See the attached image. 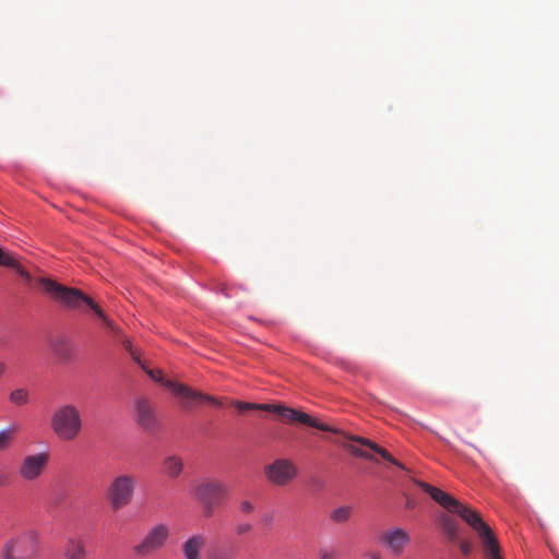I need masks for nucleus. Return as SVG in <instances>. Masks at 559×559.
Returning <instances> with one entry per match:
<instances>
[{
    "label": "nucleus",
    "mask_w": 559,
    "mask_h": 559,
    "mask_svg": "<svg viewBox=\"0 0 559 559\" xmlns=\"http://www.w3.org/2000/svg\"><path fill=\"white\" fill-rule=\"evenodd\" d=\"M416 485L448 512L457 514L464 520L477 534L480 539L485 557L487 559H502L500 546L493 536L491 528L483 521L480 514L461 503L453 496L447 493L440 488L433 487L428 483L416 480Z\"/></svg>",
    "instance_id": "1"
},
{
    "label": "nucleus",
    "mask_w": 559,
    "mask_h": 559,
    "mask_svg": "<svg viewBox=\"0 0 559 559\" xmlns=\"http://www.w3.org/2000/svg\"><path fill=\"white\" fill-rule=\"evenodd\" d=\"M37 283L41 289L55 301L71 309L88 307L102 320L104 325L114 333H118L116 324L103 312L90 297L76 288H70L48 277H39Z\"/></svg>",
    "instance_id": "2"
},
{
    "label": "nucleus",
    "mask_w": 559,
    "mask_h": 559,
    "mask_svg": "<svg viewBox=\"0 0 559 559\" xmlns=\"http://www.w3.org/2000/svg\"><path fill=\"white\" fill-rule=\"evenodd\" d=\"M267 412L278 414L282 418L286 419L288 423H300V424L317 428L321 431L342 433V431L340 429L333 428L326 424H321L317 419L312 418L310 415H308L304 412L290 408V407L270 404V408L267 409ZM343 436L350 441H354L361 445L368 447L370 450L380 454L385 461L399 466L400 468H404V465L401 464L399 461H396L385 449L379 447L377 443L372 442L371 440L364 438V437L348 435V433H344V432H343Z\"/></svg>",
    "instance_id": "3"
},
{
    "label": "nucleus",
    "mask_w": 559,
    "mask_h": 559,
    "mask_svg": "<svg viewBox=\"0 0 559 559\" xmlns=\"http://www.w3.org/2000/svg\"><path fill=\"white\" fill-rule=\"evenodd\" d=\"M193 498L202 506L205 518L213 516L215 509L221 507L228 493L227 486L217 478H201L195 480L190 488Z\"/></svg>",
    "instance_id": "4"
},
{
    "label": "nucleus",
    "mask_w": 559,
    "mask_h": 559,
    "mask_svg": "<svg viewBox=\"0 0 559 559\" xmlns=\"http://www.w3.org/2000/svg\"><path fill=\"white\" fill-rule=\"evenodd\" d=\"M83 420L80 409L73 404L58 406L50 418V428L62 441L75 440L82 431Z\"/></svg>",
    "instance_id": "5"
},
{
    "label": "nucleus",
    "mask_w": 559,
    "mask_h": 559,
    "mask_svg": "<svg viewBox=\"0 0 559 559\" xmlns=\"http://www.w3.org/2000/svg\"><path fill=\"white\" fill-rule=\"evenodd\" d=\"M136 486L138 479L131 473H121L114 476L105 492L109 507L114 511L128 507L134 498Z\"/></svg>",
    "instance_id": "6"
},
{
    "label": "nucleus",
    "mask_w": 559,
    "mask_h": 559,
    "mask_svg": "<svg viewBox=\"0 0 559 559\" xmlns=\"http://www.w3.org/2000/svg\"><path fill=\"white\" fill-rule=\"evenodd\" d=\"M39 538L35 531L28 530L12 535L1 547V559H37Z\"/></svg>",
    "instance_id": "7"
},
{
    "label": "nucleus",
    "mask_w": 559,
    "mask_h": 559,
    "mask_svg": "<svg viewBox=\"0 0 559 559\" xmlns=\"http://www.w3.org/2000/svg\"><path fill=\"white\" fill-rule=\"evenodd\" d=\"M170 536V528L166 523H158L147 530L143 538L132 547L136 557H148L163 549Z\"/></svg>",
    "instance_id": "8"
},
{
    "label": "nucleus",
    "mask_w": 559,
    "mask_h": 559,
    "mask_svg": "<svg viewBox=\"0 0 559 559\" xmlns=\"http://www.w3.org/2000/svg\"><path fill=\"white\" fill-rule=\"evenodd\" d=\"M165 386L169 389L176 396L180 399L181 405L185 408H193L194 406L203 403H210L214 406H221L222 403L214 396L195 391L188 385L177 383L174 381H166Z\"/></svg>",
    "instance_id": "9"
},
{
    "label": "nucleus",
    "mask_w": 559,
    "mask_h": 559,
    "mask_svg": "<svg viewBox=\"0 0 559 559\" xmlns=\"http://www.w3.org/2000/svg\"><path fill=\"white\" fill-rule=\"evenodd\" d=\"M49 460V452L25 455L17 468L19 476L25 481L37 480L47 469Z\"/></svg>",
    "instance_id": "10"
},
{
    "label": "nucleus",
    "mask_w": 559,
    "mask_h": 559,
    "mask_svg": "<svg viewBox=\"0 0 559 559\" xmlns=\"http://www.w3.org/2000/svg\"><path fill=\"white\" fill-rule=\"evenodd\" d=\"M266 478L274 485L285 486L297 476V466L287 459H277L264 467Z\"/></svg>",
    "instance_id": "11"
},
{
    "label": "nucleus",
    "mask_w": 559,
    "mask_h": 559,
    "mask_svg": "<svg viewBox=\"0 0 559 559\" xmlns=\"http://www.w3.org/2000/svg\"><path fill=\"white\" fill-rule=\"evenodd\" d=\"M381 542L395 555H401L411 542L409 534L399 527L390 528L381 535Z\"/></svg>",
    "instance_id": "12"
},
{
    "label": "nucleus",
    "mask_w": 559,
    "mask_h": 559,
    "mask_svg": "<svg viewBox=\"0 0 559 559\" xmlns=\"http://www.w3.org/2000/svg\"><path fill=\"white\" fill-rule=\"evenodd\" d=\"M206 545V537L202 534L190 536L182 544V554L185 559H200V554Z\"/></svg>",
    "instance_id": "13"
},
{
    "label": "nucleus",
    "mask_w": 559,
    "mask_h": 559,
    "mask_svg": "<svg viewBox=\"0 0 559 559\" xmlns=\"http://www.w3.org/2000/svg\"><path fill=\"white\" fill-rule=\"evenodd\" d=\"M0 265L13 269L26 282L32 281L31 274L19 262L17 258L0 248Z\"/></svg>",
    "instance_id": "14"
},
{
    "label": "nucleus",
    "mask_w": 559,
    "mask_h": 559,
    "mask_svg": "<svg viewBox=\"0 0 559 559\" xmlns=\"http://www.w3.org/2000/svg\"><path fill=\"white\" fill-rule=\"evenodd\" d=\"M136 417L139 424L144 428H151L154 425V412L146 400H140L136 403Z\"/></svg>",
    "instance_id": "15"
},
{
    "label": "nucleus",
    "mask_w": 559,
    "mask_h": 559,
    "mask_svg": "<svg viewBox=\"0 0 559 559\" xmlns=\"http://www.w3.org/2000/svg\"><path fill=\"white\" fill-rule=\"evenodd\" d=\"M85 544L80 538H69L64 549L66 559H86Z\"/></svg>",
    "instance_id": "16"
},
{
    "label": "nucleus",
    "mask_w": 559,
    "mask_h": 559,
    "mask_svg": "<svg viewBox=\"0 0 559 559\" xmlns=\"http://www.w3.org/2000/svg\"><path fill=\"white\" fill-rule=\"evenodd\" d=\"M163 473L169 478H177L183 471V461L177 455H168L163 460Z\"/></svg>",
    "instance_id": "17"
},
{
    "label": "nucleus",
    "mask_w": 559,
    "mask_h": 559,
    "mask_svg": "<svg viewBox=\"0 0 559 559\" xmlns=\"http://www.w3.org/2000/svg\"><path fill=\"white\" fill-rule=\"evenodd\" d=\"M353 514V509L349 506H342L338 508H335L330 513V519L332 522L336 524H343L346 523Z\"/></svg>",
    "instance_id": "18"
},
{
    "label": "nucleus",
    "mask_w": 559,
    "mask_h": 559,
    "mask_svg": "<svg viewBox=\"0 0 559 559\" xmlns=\"http://www.w3.org/2000/svg\"><path fill=\"white\" fill-rule=\"evenodd\" d=\"M441 525H442V528H443L444 533L448 536V539L451 540V542H455L457 539V524H456V522L453 519L449 518V516H443L441 519Z\"/></svg>",
    "instance_id": "19"
},
{
    "label": "nucleus",
    "mask_w": 559,
    "mask_h": 559,
    "mask_svg": "<svg viewBox=\"0 0 559 559\" xmlns=\"http://www.w3.org/2000/svg\"><path fill=\"white\" fill-rule=\"evenodd\" d=\"M9 400L16 406H23L28 403V391L24 388L15 389L10 393Z\"/></svg>",
    "instance_id": "20"
},
{
    "label": "nucleus",
    "mask_w": 559,
    "mask_h": 559,
    "mask_svg": "<svg viewBox=\"0 0 559 559\" xmlns=\"http://www.w3.org/2000/svg\"><path fill=\"white\" fill-rule=\"evenodd\" d=\"M52 348H53V352L56 353V355L58 357H60L61 359H69L70 356H71V352H70V348H69V345L67 343V341L64 340H57L52 343Z\"/></svg>",
    "instance_id": "21"
},
{
    "label": "nucleus",
    "mask_w": 559,
    "mask_h": 559,
    "mask_svg": "<svg viewBox=\"0 0 559 559\" xmlns=\"http://www.w3.org/2000/svg\"><path fill=\"white\" fill-rule=\"evenodd\" d=\"M234 406L243 412V411H251V409H259V411H265L270 408V404H255V403H248V402H240L237 401L234 403Z\"/></svg>",
    "instance_id": "22"
},
{
    "label": "nucleus",
    "mask_w": 559,
    "mask_h": 559,
    "mask_svg": "<svg viewBox=\"0 0 559 559\" xmlns=\"http://www.w3.org/2000/svg\"><path fill=\"white\" fill-rule=\"evenodd\" d=\"M13 440V430H0V451L7 450Z\"/></svg>",
    "instance_id": "23"
},
{
    "label": "nucleus",
    "mask_w": 559,
    "mask_h": 559,
    "mask_svg": "<svg viewBox=\"0 0 559 559\" xmlns=\"http://www.w3.org/2000/svg\"><path fill=\"white\" fill-rule=\"evenodd\" d=\"M67 500V491L64 489H56L50 498V502L53 507L62 506Z\"/></svg>",
    "instance_id": "24"
},
{
    "label": "nucleus",
    "mask_w": 559,
    "mask_h": 559,
    "mask_svg": "<svg viewBox=\"0 0 559 559\" xmlns=\"http://www.w3.org/2000/svg\"><path fill=\"white\" fill-rule=\"evenodd\" d=\"M142 368L145 370V372L156 382H159L165 386V382L168 381L164 378L163 371L159 369H146L144 366Z\"/></svg>",
    "instance_id": "25"
},
{
    "label": "nucleus",
    "mask_w": 559,
    "mask_h": 559,
    "mask_svg": "<svg viewBox=\"0 0 559 559\" xmlns=\"http://www.w3.org/2000/svg\"><path fill=\"white\" fill-rule=\"evenodd\" d=\"M319 559H336V551L330 547H321L318 550Z\"/></svg>",
    "instance_id": "26"
},
{
    "label": "nucleus",
    "mask_w": 559,
    "mask_h": 559,
    "mask_svg": "<svg viewBox=\"0 0 559 559\" xmlns=\"http://www.w3.org/2000/svg\"><path fill=\"white\" fill-rule=\"evenodd\" d=\"M252 524L249 522H240L236 525L235 532L238 536L245 535L252 530Z\"/></svg>",
    "instance_id": "27"
},
{
    "label": "nucleus",
    "mask_w": 559,
    "mask_h": 559,
    "mask_svg": "<svg viewBox=\"0 0 559 559\" xmlns=\"http://www.w3.org/2000/svg\"><path fill=\"white\" fill-rule=\"evenodd\" d=\"M348 450L350 451L352 454H354L356 456L364 457L366 460H373V456L371 454L367 453L366 451H364L357 447L349 445Z\"/></svg>",
    "instance_id": "28"
},
{
    "label": "nucleus",
    "mask_w": 559,
    "mask_h": 559,
    "mask_svg": "<svg viewBox=\"0 0 559 559\" xmlns=\"http://www.w3.org/2000/svg\"><path fill=\"white\" fill-rule=\"evenodd\" d=\"M239 510L243 513V514H250L254 511V506L251 501L249 500H242L240 503H239Z\"/></svg>",
    "instance_id": "29"
},
{
    "label": "nucleus",
    "mask_w": 559,
    "mask_h": 559,
    "mask_svg": "<svg viewBox=\"0 0 559 559\" xmlns=\"http://www.w3.org/2000/svg\"><path fill=\"white\" fill-rule=\"evenodd\" d=\"M460 550L464 556H468L473 550V545L468 540H461L460 542Z\"/></svg>",
    "instance_id": "30"
},
{
    "label": "nucleus",
    "mask_w": 559,
    "mask_h": 559,
    "mask_svg": "<svg viewBox=\"0 0 559 559\" xmlns=\"http://www.w3.org/2000/svg\"><path fill=\"white\" fill-rule=\"evenodd\" d=\"M123 346H124V348H126L127 350H129V352L131 353V355H132L133 359H134V360H136V361L141 365V361H140L139 357L135 355V353H134V352L132 350V348H131V343H130V341L126 340V341L123 342Z\"/></svg>",
    "instance_id": "31"
},
{
    "label": "nucleus",
    "mask_w": 559,
    "mask_h": 559,
    "mask_svg": "<svg viewBox=\"0 0 559 559\" xmlns=\"http://www.w3.org/2000/svg\"><path fill=\"white\" fill-rule=\"evenodd\" d=\"M210 559H230L226 554H213Z\"/></svg>",
    "instance_id": "32"
},
{
    "label": "nucleus",
    "mask_w": 559,
    "mask_h": 559,
    "mask_svg": "<svg viewBox=\"0 0 559 559\" xmlns=\"http://www.w3.org/2000/svg\"><path fill=\"white\" fill-rule=\"evenodd\" d=\"M5 371H7V365L4 362L0 361V379L5 373Z\"/></svg>",
    "instance_id": "33"
},
{
    "label": "nucleus",
    "mask_w": 559,
    "mask_h": 559,
    "mask_svg": "<svg viewBox=\"0 0 559 559\" xmlns=\"http://www.w3.org/2000/svg\"><path fill=\"white\" fill-rule=\"evenodd\" d=\"M406 507L412 509L415 507V502L413 500H408L407 503H406Z\"/></svg>",
    "instance_id": "34"
},
{
    "label": "nucleus",
    "mask_w": 559,
    "mask_h": 559,
    "mask_svg": "<svg viewBox=\"0 0 559 559\" xmlns=\"http://www.w3.org/2000/svg\"><path fill=\"white\" fill-rule=\"evenodd\" d=\"M5 484V477H0V486H3Z\"/></svg>",
    "instance_id": "35"
},
{
    "label": "nucleus",
    "mask_w": 559,
    "mask_h": 559,
    "mask_svg": "<svg viewBox=\"0 0 559 559\" xmlns=\"http://www.w3.org/2000/svg\"><path fill=\"white\" fill-rule=\"evenodd\" d=\"M371 559H380V556H379V555H377V554H372V555H371Z\"/></svg>",
    "instance_id": "36"
}]
</instances>
